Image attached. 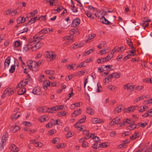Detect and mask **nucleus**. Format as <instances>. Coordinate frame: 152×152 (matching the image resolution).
<instances>
[{"instance_id": "obj_5", "label": "nucleus", "mask_w": 152, "mask_h": 152, "mask_svg": "<svg viewBox=\"0 0 152 152\" xmlns=\"http://www.w3.org/2000/svg\"><path fill=\"white\" fill-rule=\"evenodd\" d=\"M32 93L34 94L39 95L42 94L40 88L39 87H35L33 90Z\"/></svg>"}, {"instance_id": "obj_13", "label": "nucleus", "mask_w": 152, "mask_h": 152, "mask_svg": "<svg viewBox=\"0 0 152 152\" xmlns=\"http://www.w3.org/2000/svg\"><path fill=\"white\" fill-rule=\"evenodd\" d=\"M20 129V127L18 126H12L10 128V131L13 132H16Z\"/></svg>"}, {"instance_id": "obj_11", "label": "nucleus", "mask_w": 152, "mask_h": 152, "mask_svg": "<svg viewBox=\"0 0 152 152\" xmlns=\"http://www.w3.org/2000/svg\"><path fill=\"white\" fill-rule=\"evenodd\" d=\"M102 19L100 20V21L106 25H109L111 23L106 19L103 15L102 16Z\"/></svg>"}, {"instance_id": "obj_37", "label": "nucleus", "mask_w": 152, "mask_h": 152, "mask_svg": "<svg viewBox=\"0 0 152 152\" xmlns=\"http://www.w3.org/2000/svg\"><path fill=\"white\" fill-rule=\"evenodd\" d=\"M113 57V55H112L111 56H110L109 55H108L107 57L104 58L105 61H107L110 60Z\"/></svg>"}, {"instance_id": "obj_12", "label": "nucleus", "mask_w": 152, "mask_h": 152, "mask_svg": "<svg viewBox=\"0 0 152 152\" xmlns=\"http://www.w3.org/2000/svg\"><path fill=\"white\" fill-rule=\"evenodd\" d=\"M32 45H31L30 43L29 42V40H28V44H26L24 45V46L23 48V51L25 52L28 51L31 48V46Z\"/></svg>"}, {"instance_id": "obj_38", "label": "nucleus", "mask_w": 152, "mask_h": 152, "mask_svg": "<svg viewBox=\"0 0 152 152\" xmlns=\"http://www.w3.org/2000/svg\"><path fill=\"white\" fill-rule=\"evenodd\" d=\"M70 36H67L65 37V39H66L67 40H68L67 42V44H68V42H72L73 41V40L72 39H70Z\"/></svg>"}, {"instance_id": "obj_4", "label": "nucleus", "mask_w": 152, "mask_h": 152, "mask_svg": "<svg viewBox=\"0 0 152 152\" xmlns=\"http://www.w3.org/2000/svg\"><path fill=\"white\" fill-rule=\"evenodd\" d=\"M45 58H50V60L55 58V55H54L52 52L46 51L45 53Z\"/></svg>"}, {"instance_id": "obj_52", "label": "nucleus", "mask_w": 152, "mask_h": 152, "mask_svg": "<svg viewBox=\"0 0 152 152\" xmlns=\"http://www.w3.org/2000/svg\"><path fill=\"white\" fill-rule=\"evenodd\" d=\"M55 111H57L56 108V106L51 108L50 110L49 111V112L53 113V112Z\"/></svg>"}, {"instance_id": "obj_18", "label": "nucleus", "mask_w": 152, "mask_h": 152, "mask_svg": "<svg viewBox=\"0 0 152 152\" xmlns=\"http://www.w3.org/2000/svg\"><path fill=\"white\" fill-rule=\"evenodd\" d=\"M50 81L48 80L44 82L43 83V88L45 90H47L48 87L50 86Z\"/></svg>"}, {"instance_id": "obj_56", "label": "nucleus", "mask_w": 152, "mask_h": 152, "mask_svg": "<svg viewBox=\"0 0 152 152\" xmlns=\"http://www.w3.org/2000/svg\"><path fill=\"white\" fill-rule=\"evenodd\" d=\"M73 135V134L72 133L69 132L66 135V137L67 138H69Z\"/></svg>"}, {"instance_id": "obj_40", "label": "nucleus", "mask_w": 152, "mask_h": 152, "mask_svg": "<svg viewBox=\"0 0 152 152\" xmlns=\"http://www.w3.org/2000/svg\"><path fill=\"white\" fill-rule=\"evenodd\" d=\"M75 76V75L73 74L71 75H70L66 77L65 79L66 80H69L73 78Z\"/></svg>"}, {"instance_id": "obj_29", "label": "nucleus", "mask_w": 152, "mask_h": 152, "mask_svg": "<svg viewBox=\"0 0 152 152\" xmlns=\"http://www.w3.org/2000/svg\"><path fill=\"white\" fill-rule=\"evenodd\" d=\"M50 31V28H48L46 29H42L40 32V33L47 34Z\"/></svg>"}, {"instance_id": "obj_59", "label": "nucleus", "mask_w": 152, "mask_h": 152, "mask_svg": "<svg viewBox=\"0 0 152 152\" xmlns=\"http://www.w3.org/2000/svg\"><path fill=\"white\" fill-rule=\"evenodd\" d=\"M82 146L83 147H87L88 146V144L86 141H85L82 144Z\"/></svg>"}, {"instance_id": "obj_30", "label": "nucleus", "mask_w": 152, "mask_h": 152, "mask_svg": "<svg viewBox=\"0 0 152 152\" xmlns=\"http://www.w3.org/2000/svg\"><path fill=\"white\" fill-rule=\"evenodd\" d=\"M57 116L59 117L64 116L66 115V112H59L57 113Z\"/></svg>"}, {"instance_id": "obj_31", "label": "nucleus", "mask_w": 152, "mask_h": 152, "mask_svg": "<svg viewBox=\"0 0 152 152\" xmlns=\"http://www.w3.org/2000/svg\"><path fill=\"white\" fill-rule=\"evenodd\" d=\"M37 17H35L32 18H31L29 21L28 22L29 23H34L37 20Z\"/></svg>"}, {"instance_id": "obj_22", "label": "nucleus", "mask_w": 152, "mask_h": 152, "mask_svg": "<svg viewBox=\"0 0 152 152\" xmlns=\"http://www.w3.org/2000/svg\"><path fill=\"white\" fill-rule=\"evenodd\" d=\"M86 112L90 115H92L94 113V111L91 107H88L86 108Z\"/></svg>"}, {"instance_id": "obj_23", "label": "nucleus", "mask_w": 152, "mask_h": 152, "mask_svg": "<svg viewBox=\"0 0 152 152\" xmlns=\"http://www.w3.org/2000/svg\"><path fill=\"white\" fill-rule=\"evenodd\" d=\"M54 71L53 70H46L45 71V73L48 75H53L54 74Z\"/></svg>"}, {"instance_id": "obj_10", "label": "nucleus", "mask_w": 152, "mask_h": 152, "mask_svg": "<svg viewBox=\"0 0 152 152\" xmlns=\"http://www.w3.org/2000/svg\"><path fill=\"white\" fill-rule=\"evenodd\" d=\"M10 150L12 151L17 152L19 150V148L14 144H11L10 146Z\"/></svg>"}, {"instance_id": "obj_45", "label": "nucleus", "mask_w": 152, "mask_h": 152, "mask_svg": "<svg viewBox=\"0 0 152 152\" xmlns=\"http://www.w3.org/2000/svg\"><path fill=\"white\" fill-rule=\"evenodd\" d=\"M56 133V131L52 129L48 131V134L50 135H52Z\"/></svg>"}, {"instance_id": "obj_19", "label": "nucleus", "mask_w": 152, "mask_h": 152, "mask_svg": "<svg viewBox=\"0 0 152 152\" xmlns=\"http://www.w3.org/2000/svg\"><path fill=\"white\" fill-rule=\"evenodd\" d=\"M25 20V18L23 19V17H19L17 18V21L18 24H20L24 22Z\"/></svg>"}, {"instance_id": "obj_43", "label": "nucleus", "mask_w": 152, "mask_h": 152, "mask_svg": "<svg viewBox=\"0 0 152 152\" xmlns=\"http://www.w3.org/2000/svg\"><path fill=\"white\" fill-rule=\"evenodd\" d=\"M47 117L45 115L42 116L40 119V121L41 122H44L46 121L47 120Z\"/></svg>"}, {"instance_id": "obj_1", "label": "nucleus", "mask_w": 152, "mask_h": 152, "mask_svg": "<svg viewBox=\"0 0 152 152\" xmlns=\"http://www.w3.org/2000/svg\"><path fill=\"white\" fill-rule=\"evenodd\" d=\"M42 61L39 60L37 62L35 61L29 60L27 61V66L28 68L33 71H37L39 69V65L42 64Z\"/></svg>"}, {"instance_id": "obj_9", "label": "nucleus", "mask_w": 152, "mask_h": 152, "mask_svg": "<svg viewBox=\"0 0 152 152\" xmlns=\"http://www.w3.org/2000/svg\"><path fill=\"white\" fill-rule=\"evenodd\" d=\"M26 92V88L23 87H20L18 90L17 93L18 95H21L24 94Z\"/></svg>"}, {"instance_id": "obj_16", "label": "nucleus", "mask_w": 152, "mask_h": 152, "mask_svg": "<svg viewBox=\"0 0 152 152\" xmlns=\"http://www.w3.org/2000/svg\"><path fill=\"white\" fill-rule=\"evenodd\" d=\"M91 121L93 123H100L102 122V120L100 119H98L97 118H93L91 119Z\"/></svg>"}, {"instance_id": "obj_14", "label": "nucleus", "mask_w": 152, "mask_h": 152, "mask_svg": "<svg viewBox=\"0 0 152 152\" xmlns=\"http://www.w3.org/2000/svg\"><path fill=\"white\" fill-rule=\"evenodd\" d=\"M81 113V110L80 109H79L78 110H77L74 111L73 113L72 114V115L73 117H75L77 115L80 114Z\"/></svg>"}, {"instance_id": "obj_20", "label": "nucleus", "mask_w": 152, "mask_h": 152, "mask_svg": "<svg viewBox=\"0 0 152 152\" xmlns=\"http://www.w3.org/2000/svg\"><path fill=\"white\" fill-rule=\"evenodd\" d=\"M113 121H114L115 124H118V126L119 127V124L120 123H121V122H120V121H121V119L119 118L116 117L115 118L113 119Z\"/></svg>"}, {"instance_id": "obj_17", "label": "nucleus", "mask_w": 152, "mask_h": 152, "mask_svg": "<svg viewBox=\"0 0 152 152\" xmlns=\"http://www.w3.org/2000/svg\"><path fill=\"white\" fill-rule=\"evenodd\" d=\"M37 12L38 11L35 10L32 12L28 13L27 15V16L29 17H33L37 14Z\"/></svg>"}, {"instance_id": "obj_26", "label": "nucleus", "mask_w": 152, "mask_h": 152, "mask_svg": "<svg viewBox=\"0 0 152 152\" xmlns=\"http://www.w3.org/2000/svg\"><path fill=\"white\" fill-rule=\"evenodd\" d=\"M122 109L121 106H119L116 107L114 110V112L115 113H117L121 112Z\"/></svg>"}, {"instance_id": "obj_46", "label": "nucleus", "mask_w": 152, "mask_h": 152, "mask_svg": "<svg viewBox=\"0 0 152 152\" xmlns=\"http://www.w3.org/2000/svg\"><path fill=\"white\" fill-rule=\"evenodd\" d=\"M18 114V113H16L15 114L12 115L11 117V119L12 120H15L16 119L17 115Z\"/></svg>"}, {"instance_id": "obj_42", "label": "nucleus", "mask_w": 152, "mask_h": 152, "mask_svg": "<svg viewBox=\"0 0 152 152\" xmlns=\"http://www.w3.org/2000/svg\"><path fill=\"white\" fill-rule=\"evenodd\" d=\"M52 141V143L53 144L58 143L59 142V139L58 138H56L53 139Z\"/></svg>"}, {"instance_id": "obj_8", "label": "nucleus", "mask_w": 152, "mask_h": 152, "mask_svg": "<svg viewBox=\"0 0 152 152\" xmlns=\"http://www.w3.org/2000/svg\"><path fill=\"white\" fill-rule=\"evenodd\" d=\"M10 57L8 56L5 59L4 62V69H5L7 67H8L9 66L10 64Z\"/></svg>"}, {"instance_id": "obj_51", "label": "nucleus", "mask_w": 152, "mask_h": 152, "mask_svg": "<svg viewBox=\"0 0 152 152\" xmlns=\"http://www.w3.org/2000/svg\"><path fill=\"white\" fill-rule=\"evenodd\" d=\"M85 72L82 71H79L78 72L77 75L78 76L83 75H84Z\"/></svg>"}, {"instance_id": "obj_32", "label": "nucleus", "mask_w": 152, "mask_h": 152, "mask_svg": "<svg viewBox=\"0 0 152 152\" xmlns=\"http://www.w3.org/2000/svg\"><path fill=\"white\" fill-rule=\"evenodd\" d=\"M34 141L33 142H34L35 145V146L39 147H42V143L40 142H37L36 143L35 142L36 140H34Z\"/></svg>"}, {"instance_id": "obj_53", "label": "nucleus", "mask_w": 152, "mask_h": 152, "mask_svg": "<svg viewBox=\"0 0 152 152\" xmlns=\"http://www.w3.org/2000/svg\"><path fill=\"white\" fill-rule=\"evenodd\" d=\"M108 88L111 91L114 90L115 88V87L114 86H112L111 85H109L108 86Z\"/></svg>"}, {"instance_id": "obj_28", "label": "nucleus", "mask_w": 152, "mask_h": 152, "mask_svg": "<svg viewBox=\"0 0 152 152\" xmlns=\"http://www.w3.org/2000/svg\"><path fill=\"white\" fill-rule=\"evenodd\" d=\"M137 106H132L130 107H129L127 109L128 112H131L133 111L136 107H137Z\"/></svg>"}, {"instance_id": "obj_6", "label": "nucleus", "mask_w": 152, "mask_h": 152, "mask_svg": "<svg viewBox=\"0 0 152 152\" xmlns=\"http://www.w3.org/2000/svg\"><path fill=\"white\" fill-rule=\"evenodd\" d=\"M131 122V119L130 118L124 119L122 123H120L119 124V127H122L125 125V123L130 124Z\"/></svg>"}, {"instance_id": "obj_7", "label": "nucleus", "mask_w": 152, "mask_h": 152, "mask_svg": "<svg viewBox=\"0 0 152 152\" xmlns=\"http://www.w3.org/2000/svg\"><path fill=\"white\" fill-rule=\"evenodd\" d=\"M80 23V19L78 18H76L72 22L71 24V26L73 27H76Z\"/></svg>"}, {"instance_id": "obj_61", "label": "nucleus", "mask_w": 152, "mask_h": 152, "mask_svg": "<svg viewBox=\"0 0 152 152\" xmlns=\"http://www.w3.org/2000/svg\"><path fill=\"white\" fill-rule=\"evenodd\" d=\"M143 88V86H137L134 88V89L135 90L140 91Z\"/></svg>"}, {"instance_id": "obj_25", "label": "nucleus", "mask_w": 152, "mask_h": 152, "mask_svg": "<svg viewBox=\"0 0 152 152\" xmlns=\"http://www.w3.org/2000/svg\"><path fill=\"white\" fill-rule=\"evenodd\" d=\"M140 25L145 28L148 26L149 23L145 20H143L141 23Z\"/></svg>"}, {"instance_id": "obj_24", "label": "nucleus", "mask_w": 152, "mask_h": 152, "mask_svg": "<svg viewBox=\"0 0 152 152\" xmlns=\"http://www.w3.org/2000/svg\"><path fill=\"white\" fill-rule=\"evenodd\" d=\"M113 77V74H111L110 75H109V76H108L106 77L105 78V80H106V79L107 80V83H108L110 81L112 78ZM106 81V80H105V82Z\"/></svg>"}, {"instance_id": "obj_21", "label": "nucleus", "mask_w": 152, "mask_h": 152, "mask_svg": "<svg viewBox=\"0 0 152 152\" xmlns=\"http://www.w3.org/2000/svg\"><path fill=\"white\" fill-rule=\"evenodd\" d=\"M137 126V125L130 124L127 126V129L130 130H132L134 129L135 128H136Z\"/></svg>"}, {"instance_id": "obj_64", "label": "nucleus", "mask_w": 152, "mask_h": 152, "mask_svg": "<svg viewBox=\"0 0 152 152\" xmlns=\"http://www.w3.org/2000/svg\"><path fill=\"white\" fill-rule=\"evenodd\" d=\"M20 45L21 44H20V43L19 41H16L15 42V45L16 47H17L19 46H20Z\"/></svg>"}, {"instance_id": "obj_63", "label": "nucleus", "mask_w": 152, "mask_h": 152, "mask_svg": "<svg viewBox=\"0 0 152 152\" xmlns=\"http://www.w3.org/2000/svg\"><path fill=\"white\" fill-rule=\"evenodd\" d=\"M11 11L10 10H7L4 12V14L5 15H11Z\"/></svg>"}, {"instance_id": "obj_39", "label": "nucleus", "mask_w": 152, "mask_h": 152, "mask_svg": "<svg viewBox=\"0 0 152 152\" xmlns=\"http://www.w3.org/2000/svg\"><path fill=\"white\" fill-rule=\"evenodd\" d=\"M83 45L81 43H79V44H74L72 47L73 48H77L81 47H82Z\"/></svg>"}, {"instance_id": "obj_3", "label": "nucleus", "mask_w": 152, "mask_h": 152, "mask_svg": "<svg viewBox=\"0 0 152 152\" xmlns=\"http://www.w3.org/2000/svg\"><path fill=\"white\" fill-rule=\"evenodd\" d=\"M86 116L85 115H83L81 118L79 120L78 122L74 125L75 127L78 128H80L79 129V130L80 131H81L83 129L82 126L80 127L81 125H80V124L84 122L85 120H86Z\"/></svg>"}, {"instance_id": "obj_58", "label": "nucleus", "mask_w": 152, "mask_h": 152, "mask_svg": "<svg viewBox=\"0 0 152 152\" xmlns=\"http://www.w3.org/2000/svg\"><path fill=\"white\" fill-rule=\"evenodd\" d=\"M44 75H41L39 77L38 80L40 82H42L44 80Z\"/></svg>"}, {"instance_id": "obj_44", "label": "nucleus", "mask_w": 152, "mask_h": 152, "mask_svg": "<svg viewBox=\"0 0 152 152\" xmlns=\"http://www.w3.org/2000/svg\"><path fill=\"white\" fill-rule=\"evenodd\" d=\"M134 86H130L129 85L128 89V91L129 92H130L133 91L134 89Z\"/></svg>"}, {"instance_id": "obj_55", "label": "nucleus", "mask_w": 152, "mask_h": 152, "mask_svg": "<svg viewBox=\"0 0 152 152\" xmlns=\"http://www.w3.org/2000/svg\"><path fill=\"white\" fill-rule=\"evenodd\" d=\"M72 10V11L75 12H77L78 10H77V8L76 7H75L74 5H73L72 7V8H71Z\"/></svg>"}, {"instance_id": "obj_47", "label": "nucleus", "mask_w": 152, "mask_h": 152, "mask_svg": "<svg viewBox=\"0 0 152 152\" xmlns=\"http://www.w3.org/2000/svg\"><path fill=\"white\" fill-rule=\"evenodd\" d=\"M138 125L139 126H141V127H144L147 125V123H139Z\"/></svg>"}, {"instance_id": "obj_36", "label": "nucleus", "mask_w": 152, "mask_h": 152, "mask_svg": "<svg viewBox=\"0 0 152 152\" xmlns=\"http://www.w3.org/2000/svg\"><path fill=\"white\" fill-rule=\"evenodd\" d=\"M143 96H141L137 98H136L134 100L135 102H137L139 101H140L141 100H143Z\"/></svg>"}, {"instance_id": "obj_27", "label": "nucleus", "mask_w": 152, "mask_h": 152, "mask_svg": "<svg viewBox=\"0 0 152 152\" xmlns=\"http://www.w3.org/2000/svg\"><path fill=\"white\" fill-rule=\"evenodd\" d=\"M127 44L129 46L132 48V49L134 50H135V48L133 45V43L131 41L127 40Z\"/></svg>"}, {"instance_id": "obj_50", "label": "nucleus", "mask_w": 152, "mask_h": 152, "mask_svg": "<svg viewBox=\"0 0 152 152\" xmlns=\"http://www.w3.org/2000/svg\"><path fill=\"white\" fill-rule=\"evenodd\" d=\"M152 151V143L150 145L148 150H145L144 152H151Z\"/></svg>"}, {"instance_id": "obj_33", "label": "nucleus", "mask_w": 152, "mask_h": 152, "mask_svg": "<svg viewBox=\"0 0 152 152\" xmlns=\"http://www.w3.org/2000/svg\"><path fill=\"white\" fill-rule=\"evenodd\" d=\"M96 35L95 34L89 35L87 37L88 40H90L94 38L96 36Z\"/></svg>"}, {"instance_id": "obj_41", "label": "nucleus", "mask_w": 152, "mask_h": 152, "mask_svg": "<svg viewBox=\"0 0 152 152\" xmlns=\"http://www.w3.org/2000/svg\"><path fill=\"white\" fill-rule=\"evenodd\" d=\"M56 106L57 111L59 110H63L64 108V106L63 105H58Z\"/></svg>"}, {"instance_id": "obj_57", "label": "nucleus", "mask_w": 152, "mask_h": 152, "mask_svg": "<svg viewBox=\"0 0 152 152\" xmlns=\"http://www.w3.org/2000/svg\"><path fill=\"white\" fill-rule=\"evenodd\" d=\"M53 124L51 122L48 123L46 125V127L47 128H50L53 126Z\"/></svg>"}, {"instance_id": "obj_48", "label": "nucleus", "mask_w": 152, "mask_h": 152, "mask_svg": "<svg viewBox=\"0 0 152 152\" xmlns=\"http://www.w3.org/2000/svg\"><path fill=\"white\" fill-rule=\"evenodd\" d=\"M38 111L40 112H45L46 111L45 110V108L43 107H39L38 109Z\"/></svg>"}, {"instance_id": "obj_60", "label": "nucleus", "mask_w": 152, "mask_h": 152, "mask_svg": "<svg viewBox=\"0 0 152 152\" xmlns=\"http://www.w3.org/2000/svg\"><path fill=\"white\" fill-rule=\"evenodd\" d=\"M84 62H82L80 63L78 65V67L80 68L82 67H85L86 66L85 65H84Z\"/></svg>"}, {"instance_id": "obj_15", "label": "nucleus", "mask_w": 152, "mask_h": 152, "mask_svg": "<svg viewBox=\"0 0 152 152\" xmlns=\"http://www.w3.org/2000/svg\"><path fill=\"white\" fill-rule=\"evenodd\" d=\"M140 135L138 132H135V133L132 135V136L130 137V138L132 140H134L137 138L139 137Z\"/></svg>"}, {"instance_id": "obj_62", "label": "nucleus", "mask_w": 152, "mask_h": 152, "mask_svg": "<svg viewBox=\"0 0 152 152\" xmlns=\"http://www.w3.org/2000/svg\"><path fill=\"white\" fill-rule=\"evenodd\" d=\"M93 140L94 141H95L96 142H99L100 141V139L99 137L96 136H95Z\"/></svg>"}, {"instance_id": "obj_34", "label": "nucleus", "mask_w": 152, "mask_h": 152, "mask_svg": "<svg viewBox=\"0 0 152 152\" xmlns=\"http://www.w3.org/2000/svg\"><path fill=\"white\" fill-rule=\"evenodd\" d=\"M15 69V66L14 65H12L11 66V69L9 70V72L11 73L14 72Z\"/></svg>"}, {"instance_id": "obj_2", "label": "nucleus", "mask_w": 152, "mask_h": 152, "mask_svg": "<svg viewBox=\"0 0 152 152\" xmlns=\"http://www.w3.org/2000/svg\"><path fill=\"white\" fill-rule=\"evenodd\" d=\"M29 42L30 43L31 45H33L34 44H35V46L38 49L41 48L43 45L42 43L39 42V39H34V38H30L29 39Z\"/></svg>"}, {"instance_id": "obj_54", "label": "nucleus", "mask_w": 152, "mask_h": 152, "mask_svg": "<svg viewBox=\"0 0 152 152\" xmlns=\"http://www.w3.org/2000/svg\"><path fill=\"white\" fill-rule=\"evenodd\" d=\"M93 60V58H89L88 59H87L85 60V61L84 62V63H89L91 62V61H92Z\"/></svg>"}, {"instance_id": "obj_35", "label": "nucleus", "mask_w": 152, "mask_h": 152, "mask_svg": "<svg viewBox=\"0 0 152 152\" xmlns=\"http://www.w3.org/2000/svg\"><path fill=\"white\" fill-rule=\"evenodd\" d=\"M105 59H104V58H99L97 59V62L99 64L102 63L104 62H106V61H105Z\"/></svg>"}, {"instance_id": "obj_49", "label": "nucleus", "mask_w": 152, "mask_h": 152, "mask_svg": "<svg viewBox=\"0 0 152 152\" xmlns=\"http://www.w3.org/2000/svg\"><path fill=\"white\" fill-rule=\"evenodd\" d=\"M20 85V87H24L26 85L24 82V80H23L21 81L19 84L18 86Z\"/></svg>"}]
</instances>
